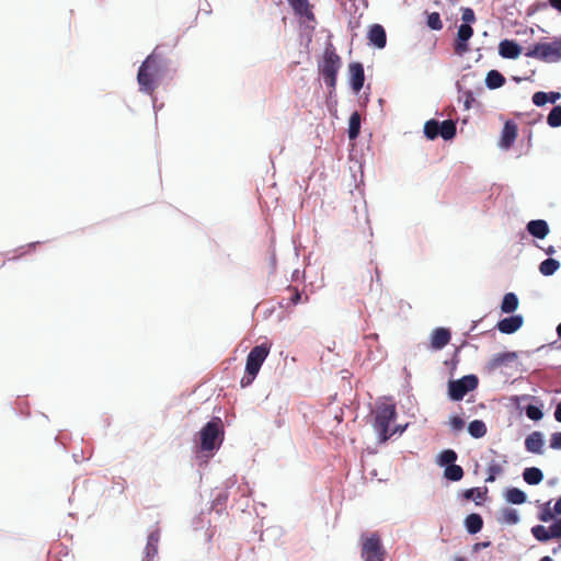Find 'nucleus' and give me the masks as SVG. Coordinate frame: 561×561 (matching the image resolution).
Listing matches in <instances>:
<instances>
[{
    "label": "nucleus",
    "mask_w": 561,
    "mask_h": 561,
    "mask_svg": "<svg viewBox=\"0 0 561 561\" xmlns=\"http://www.w3.org/2000/svg\"><path fill=\"white\" fill-rule=\"evenodd\" d=\"M165 68V60L153 50L139 67L137 73L139 90L144 93L152 94Z\"/></svg>",
    "instance_id": "obj_1"
},
{
    "label": "nucleus",
    "mask_w": 561,
    "mask_h": 561,
    "mask_svg": "<svg viewBox=\"0 0 561 561\" xmlns=\"http://www.w3.org/2000/svg\"><path fill=\"white\" fill-rule=\"evenodd\" d=\"M270 352L271 345L267 343L256 345L250 351L247 356L244 376L240 381L242 388L250 386L254 381Z\"/></svg>",
    "instance_id": "obj_2"
},
{
    "label": "nucleus",
    "mask_w": 561,
    "mask_h": 561,
    "mask_svg": "<svg viewBox=\"0 0 561 561\" xmlns=\"http://www.w3.org/2000/svg\"><path fill=\"white\" fill-rule=\"evenodd\" d=\"M341 66V57L336 54L333 45L329 44L323 51V57L319 62L318 68L323 77L325 85L331 90H334L336 87V77Z\"/></svg>",
    "instance_id": "obj_3"
},
{
    "label": "nucleus",
    "mask_w": 561,
    "mask_h": 561,
    "mask_svg": "<svg viewBox=\"0 0 561 561\" xmlns=\"http://www.w3.org/2000/svg\"><path fill=\"white\" fill-rule=\"evenodd\" d=\"M396 416L397 410L394 404L381 403L377 405L375 410L374 428L378 433L381 442H386L396 433V430L389 431V425L396 420Z\"/></svg>",
    "instance_id": "obj_4"
},
{
    "label": "nucleus",
    "mask_w": 561,
    "mask_h": 561,
    "mask_svg": "<svg viewBox=\"0 0 561 561\" xmlns=\"http://www.w3.org/2000/svg\"><path fill=\"white\" fill-rule=\"evenodd\" d=\"M386 550L382 546L380 535L371 533L368 536H362L360 557L364 561H383Z\"/></svg>",
    "instance_id": "obj_5"
},
{
    "label": "nucleus",
    "mask_w": 561,
    "mask_h": 561,
    "mask_svg": "<svg viewBox=\"0 0 561 561\" xmlns=\"http://www.w3.org/2000/svg\"><path fill=\"white\" fill-rule=\"evenodd\" d=\"M525 55L547 62L557 61L561 58V38L551 43L536 44Z\"/></svg>",
    "instance_id": "obj_6"
},
{
    "label": "nucleus",
    "mask_w": 561,
    "mask_h": 561,
    "mask_svg": "<svg viewBox=\"0 0 561 561\" xmlns=\"http://www.w3.org/2000/svg\"><path fill=\"white\" fill-rule=\"evenodd\" d=\"M478 378L474 375L465 376L458 380L448 382V394L454 401H460L469 392L477 388Z\"/></svg>",
    "instance_id": "obj_7"
},
{
    "label": "nucleus",
    "mask_w": 561,
    "mask_h": 561,
    "mask_svg": "<svg viewBox=\"0 0 561 561\" xmlns=\"http://www.w3.org/2000/svg\"><path fill=\"white\" fill-rule=\"evenodd\" d=\"M220 433H221L220 419H216L214 421L208 422L201 430V449L204 451L214 450L218 446L217 440L219 438Z\"/></svg>",
    "instance_id": "obj_8"
},
{
    "label": "nucleus",
    "mask_w": 561,
    "mask_h": 561,
    "mask_svg": "<svg viewBox=\"0 0 561 561\" xmlns=\"http://www.w3.org/2000/svg\"><path fill=\"white\" fill-rule=\"evenodd\" d=\"M518 127L514 121H506L501 131L499 147L508 150L517 138Z\"/></svg>",
    "instance_id": "obj_9"
},
{
    "label": "nucleus",
    "mask_w": 561,
    "mask_h": 561,
    "mask_svg": "<svg viewBox=\"0 0 561 561\" xmlns=\"http://www.w3.org/2000/svg\"><path fill=\"white\" fill-rule=\"evenodd\" d=\"M473 35V28L469 24H461L458 27L457 38L455 42V53L458 55H463L469 50L468 41Z\"/></svg>",
    "instance_id": "obj_10"
},
{
    "label": "nucleus",
    "mask_w": 561,
    "mask_h": 561,
    "mask_svg": "<svg viewBox=\"0 0 561 561\" xmlns=\"http://www.w3.org/2000/svg\"><path fill=\"white\" fill-rule=\"evenodd\" d=\"M350 84L355 93H358L365 81L364 67L360 62H351L348 65Z\"/></svg>",
    "instance_id": "obj_11"
},
{
    "label": "nucleus",
    "mask_w": 561,
    "mask_h": 561,
    "mask_svg": "<svg viewBox=\"0 0 561 561\" xmlns=\"http://www.w3.org/2000/svg\"><path fill=\"white\" fill-rule=\"evenodd\" d=\"M524 319L522 316H512L500 320L496 328L504 334H512L519 330L523 325Z\"/></svg>",
    "instance_id": "obj_12"
},
{
    "label": "nucleus",
    "mask_w": 561,
    "mask_h": 561,
    "mask_svg": "<svg viewBox=\"0 0 561 561\" xmlns=\"http://www.w3.org/2000/svg\"><path fill=\"white\" fill-rule=\"evenodd\" d=\"M295 14L306 18L309 21L314 20L312 5L309 0H287Z\"/></svg>",
    "instance_id": "obj_13"
},
{
    "label": "nucleus",
    "mask_w": 561,
    "mask_h": 561,
    "mask_svg": "<svg viewBox=\"0 0 561 561\" xmlns=\"http://www.w3.org/2000/svg\"><path fill=\"white\" fill-rule=\"evenodd\" d=\"M451 339L450 331L446 328H437L431 335V347L434 350L444 348Z\"/></svg>",
    "instance_id": "obj_14"
},
{
    "label": "nucleus",
    "mask_w": 561,
    "mask_h": 561,
    "mask_svg": "<svg viewBox=\"0 0 561 561\" xmlns=\"http://www.w3.org/2000/svg\"><path fill=\"white\" fill-rule=\"evenodd\" d=\"M368 39L377 48H383L387 44V35L382 25L373 24L368 31Z\"/></svg>",
    "instance_id": "obj_15"
},
{
    "label": "nucleus",
    "mask_w": 561,
    "mask_h": 561,
    "mask_svg": "<svg viewBox=\"0 0 561 561\" xmlns=\"http://www.w3.org/2000/svg\"><path fill=\"white\" fill-rule=\"evenodd\" d=\"M499 53L504 58L516 59L522 54V47L514 41L503 39L499 45Z\"/></svg>",
    "instance_id": "obj_16"
},
{
    "label": "nucleus",
    "mask_w": 561,
    "mask_h": 561,
    "mask_svg": "<svg viewBox=\"0 0 561 561\" xmlns=\"http://www.w3.org/2000/svg\"><path fill=\"white\" fill-rule=\"evenodd\" d=\"M525 447L527 451L533 454H542L543 451V438L540 432H533L525 439Z\"/></svg>",
    "instance_id": "obj_17"
},
{
    "label": "nucleus",
    "mask_w": 561,
    "mask_h": 561,
    "mask_svg": "<svg viewBox=\"0 0 561 561\" xmlns=\"http://www.w3.org/2000/svg\"><path fill=\"white\" fill-rule=\"evenodd\" d=\"M527 230L533 237L543 239L549 232V227L545 220L538 219L529 221Z\"/></svg>",
    "instance_id": "obj_18"
},
{
    "label": "nucleus",
    "mask_w": 561,
    "mask_h": 561,
    "mask_svg": "<svg viewBox=\"0 0 561 561\" xmlns=\"http://www.w3.org/2000/svg\"><path fill=\"white\" fill-rule=\"evenodd\" d=\"M465 526L469 534L474 535L482 529L483 519L477 513L469 514L465 519Z\"/></svg>",
    "instance_id": "obj_19"
},
{
    "label": "nucleus",
    "mask_w": 561,
    "mask_h": 561,
    "mask_svg": "<svg viewBox=\"0 0 561 561\" xmlns=\"http://www.w3.org/2000/svg\"><path fill=\"white\" fill-rule=\"evenodd\" d=\"M159 540H160L159 530L151 531L148 535L147 545H146V556L149 560H151L153 557L157 556Z\"/></svg>",
    "instance_id": "obj_20"
},
{
    "label": "nucleus",
    "mask_w": 561,
    "mask_h": 561,
    "mask_svg": "<svg viewBox=\"0 0 561 561\" xmlns=\"http://www.w3.org/2000/svg\"><path fill=\"white\" fill-rule=\"evenodd\" d=\"M518 304L517 296L514 293H507L503 297L501 310L504 313H512L518 308Z\"/></svg>",
    "instance_id": "obj_21"
},
{
    "label": "nucleus",
    "mask_w": 561,
    "mask_h": 561,
    "mask_svg": "<svg viewBox=\"0 0 561 561\" xmlns=\"http://www.w3.org/2000/svg\"><path fill=\"white\" fill-rule=\"evenodd\" d=\"M524 480L531 485L539 484L543 479V473L539 468L529 467L523 472Z\"/></svg>",
    "instance_id": "obj_22"
},
{
    "label": "nucleus",
    "mask_w": 561,
    "mask_h": 561,
    "mask_svg": "<svg viewBox=\"0 0 561 561\" xmlns=\"http://www.w3.org/2000/svg\"><path fill=\"white\" fill-rule=\"evenodd\" d=\"M360 131V115L358 112H353L348 119V138L354 140L358 137Z\"/></svg>",
    "instance_id": "obj_23"
},
{
    "label": "nucleus",
    "mask_w": 561,
    "mask_h": 561,
    "mask_svg": "<svg viewBox=\"0 0 561 561\" xmlns=\"http://www.w3.org/2000/svg\"><path fill=\"white\" fill-rule=\"evenodd\" d=\"M505 83L504 76L497 70H490L486 73L485 84L489 89L501 88Z\"/></svg>",
    "instance_id": "obj_24"
},
{
    "label": "nucleus",
    "mask_w": 561,
    "mask_h": 561,
    "mask_svg": "<svg viewBox=\"0 0 561 561\" xmlns=\"http://www.w3.org/2000/svg\"><path fill=\"white\" fill-rule=\"evenodd\" d=\"M456 135V123L451 119H446L442 123H439V136L445 139L449 140L453 139Z\"/></svg>",
    "instance_id": "obj_25"
},
{
    "label": "nucleus",
    "mask_w": 561,
    "mask_h": 561,
    "mask_svg": "<svg viewBox=\"0 0 561 561\" xmlns=\"http://www.w3.org/2000/svg\"><path fill=\"white\" fill-rule=\"evenodd\" d=\"M469 434L474 438H481L486 434L485 423L481 420H474L468 425Z\"/></svg>",
    "instance_id": "obj_26"
},
{
    "label": "nucleus",
    "mask_w": 561,
    "mask_h": 561,
    "mask_svg": "<svg viewBox=\"0 0 561 561\" xmlns=\"http://www.w3.org/2000/svg\"><path fill=\"white\" fill-rule=\"evenodd\" d=\"M505 499L512 504H523L526 502V494L517 488H511L507 489Z\"/></svg>",
    "instance_id": "obj_27"
},
{
    "label": "nucleus",
    "mask_w": 561,
    "mask_h": 561,
    "mask_svg": "<svg viewBox=\"0 0 561 561\" xmlns=\"http://www.w3.org/2000/svg\"><path fill=\"white\" fill-rule=\"evenodd\" d=\"M488 489L486 488H472L468 489L463 492V497L466 500H473L477 504H480L481 501L485 499Z\"/></svg>",
    "instance_id": "obj_28"
},
{
    "label": "nucleus",
    "mask_w": 561,
    "mask_h": 561,
    "mask_svg": "<svg viewBox=\"0 0 561 561\" xmlns=\"http://www.w3.org/2000/svg\"><path fill=\"white\" fill-rule=\"evenodd\" d=\"M531 534L537 540L543 542L554 538V536H552V529H550V527L546 528L542 525L534 526L531 528Z\"/></svg>",
    "instance_id": "obj_29"
},
{
    "label": "nucleus",
    "mask_w": 561,
    "mask_h": 561,
    "mask_svg": "<svg viewBox=\"0 0 561 561\" xmlns=\"http://www.w3.org/2000/svg\"><path fill=\"white\" fill-rule=\"evenodd\" d=\"M444 477L450 481H459L463 477V469L455 463L447 466L444 470Z\"/></svg>",
    "instance_id": "obj_30"
},
{
    "label": "nucleus",
    "mask_w": 561,
    "mask_h": 561,
    "mask_svg": "<svg viewBox=\"0 0 561 561\" xmlns=\"http://www.w3.org/2000/svg\"><path fill=\"white\" fill-rule=\"evenodd\" d=\"M424 135L434 140L439 136V122L436 119H430L424 125Z\"/></svg>",
    "instance_id": "obj_31"
},
{
    "label": "nucleus",
    "mask_w": 561,
    "mask_h": 561,
    "mask_svg": "<svg viewBox=\"0 0 561 561\" xmlns=\"http://www.w3.org/2000/svg\"><path fill=\"white\" fill-rule=\"evenodd\" d=\"M560 266V263L554 259H547L539 265V271L542 275H552Z\"/></svg>",
    "instance_id": "obj_32"
},
{
    "label": "nucleus",
    "mask_w": 561,
    "mask_h": 561,
    "mask_svg": "<svg viewBox=\"0 0 561 561\" xmlns=\"http://www.w3.org/2000/svg\"><path fill=\"white\" fill-rule=\"evenodd\" d=\"M514 358H515L514 353L497 354V355L493 356V358L490 360V363H489L490 369H496V368L501 367L504 363H506L508 360H513Z\"/></svg>",
    "instance_id": "obj_33"
},
{
    "label": "nucleus",
    "mask_w": 561,
    "mask_h": 561,
    "mask_svg": "<svg viewBox=\"0 0 561 561\" xmlns=\"http://www.w3.org/2000/svg\"><path fill=\"white\" fill-rule=\"evenodd\" d=\"M456 459H457V454L453 449H446V450H443L438 455L437 462L442 467H444V466L447 467V466L454 465Z\"/></svg>",
    "instance_id": "obj_34"
},
{
    "label": "nucleus",
    "mask_w": 561,
    "mask_h": 561,
    "mask_svg": "<svg viewBox=\"0 0 561 561\" xmlns=\"http://www.w3.org/2000/svg\"><path fill=\"white\" fill-rule=\"evenodd\" d=\"M547 123L551 127L561 126V105L554 106L547 117Z\"/></svg>",
    "instance_id": "obj_35"
},
{
    "label": "nucleus",
    "mask_w": 561,
    "mask_h": 561,
    "mask_svg": "<svg viewBox=\"0 0 561 561\" xmlns=\"http://www.w3.org/2000/svg\"><path fill=\"white\" fill-rule=\"evenodd\" d=\"M502 520L506 524L514 525L519 520L517 511L511 507H505L502 510Z\"/></svg>",
    "instance_id": "obj_36"
},
{
    "label": "nucleus",
    "mask_w": 561,
    "mask_h": 561,
    "mask_svg": "<svg viewBox=\"0 0 561 561\" xmlns=\"http://www.w3.org/2000/svg\"><path fill=\"white\" fill-rule=\"evenodd\" d=\"M426 23L431 30L439 31L443 28V22L438 12H432L427 14Z\"/></svg>",
    "instance_id": "obj_37"
},
{
    "label": "nucleus",
    "mask_w": 561,
    "mask_h": 561,
    "mask_svg": "<svg viewBox=\"0 0 561 561\" xmlns=\"http://www.w3.org/2000/svg\"><path fill=\"white\" fill-rule=\"evenodd\" d=\"M503 471L502 466L497 462H491L488 466V478L485 479V482H494L496 479V476L501 474Z\"/></svg>",
    "instance_id": "obj_38"
},
{
    "label": "nucleus",
    "mask_w": 561,
    "mask_h": 561,
    "mask_svg": "<svg viewBox=\"0 0 561 561\" xmlns=\"http://www.w3.org/2000/svg\"><path fill=\"white\" fill-rule=\"evenodd\" d=\"M526 415L533 421H539L542 419L543 413L540 408L529 404L526 407Z\"/></svg>",
    "instance_id": "obj_39"
},
{
    "label": "nucleus",
    "mask_w": 561,
    "mask_h": 561,
    "mask_svg": "<svg viewBox=\"0 0 561 561\" xmlns=\"http://www.w3.org/2000/svg\"><path fill=\"white\" fill-rule=\"evenodd\" d=\"M549 100V94L542 91H538L533 95V102L537 106L545 105Z\"/></svg>",
    "instance_id": "obj_40"
},
{
    "label": "nucleus",
    "mask_w": 561,
    "mask_h": 561,
    "mask_svg": "<svg viewBox=\"0 0 561 561\" xmlns=\"http://www.w3.org/2000/svg\"><path fill=\"white\" fill-rule=\"evenodd\" d=\"M287 293L289 294V301L291 302V305H297L300 299H301V295H300V291L298 290L297 287H293V286H288L286 288Z\"/></svg>",
    "instance_id": "obj_41"
},
{
    "label": "nucleus",
    "mask_w": 561,
    "mask_h": 561,
    "mask_svg": "<svg viewBox=\"0 0 561 561\" xmlns=\"http://www.w3.org/2000/svg\"><path fill=\"white\" fill-rule=\"evenodd\" d=\"M449 424L451 430L455 432H459L465 427V421L458 415L451 416L449 420Z\"/></svg>",
    "instance_id": "obj_42"
},
{
    "label": "nucleus",
    "mask_w": 561,
    "mask_h": 561,
    "mask_svg": "<svg viewBox=\"0 0 561 561\" xmlns=\"http://www.w3.org/2000/svg\"><path fill=\"white\" fill-rule=\"evenodd\" d=\"M462 21L465 22L463 24H469V23H473L476 21V14L473 12L472 9L470 8H465L462 10V16H461Z\"/></svg>",
    "instance_id": "obj_43"
},
{
    "label": "nucleus",
    "mask_w": 561,
    "mask_h": 561,
    "mask_svg": "<svg viewBox=\"0 0 561 561\" xmlns=\"http://www.w3.org/2000/svg\"><path fill=\"white\" fill-rule=\"evenodd\" d=\"M550 447L553 449H561V432H557L551 435Z\"/></svg>",
    "instance_id": "obj_44"
},
{
    "label": "nucleus",
    "mask_w": 561,
    "mask_h": 561,
    "mask_svg": "<svg viewBox=\"0 0 561 561\" xmlns=\"http://www.w3.org/2000/svg\"><path fill=\"white\" fill-rule=\"evenodd\" d=\"M550 529H552V536H554V538H561V518L554 522L550 526Z\"/></svg>",
    "instance_id": "obj_45"
},
{
    "label": "nucleus",
    "mask_w": 561,
    "mask_h": 561,
    "mask_svg": "<svg viewBox=\"0 0 561 561\" xmlns=\"http://www.w3.org/2000/svg\"><path fill=\"white\" fill-rule=\"evenodd\" d=\"M554 511H551L550 508H546L539 516L540 520L542 522H549L554 518Z\"/></svg>",
    "instance_id": "obj_46"
},
{
    "label": "nucleus",
    "mask_w": 561,
    "mask_h": 561,
    "mask_svg": "<svg viewBox=\"0 0 561 561\" xmlns=\"http://www.w3.org/2000/svg\"><path fill=\"white\" fill-rule=\"evenodd\" d=\"M490 545H491V542H490V541H481V542H477V543H474V545H473V547H472V551H473V552H478V551H480V550H482V549H485V548L490 547Z\"/></svg>",
    "instance_id": "obj_47"
},
{
    "label": "nucleus",
    "mask_w": 561,
    "mask_h": 561,
    "mask_svg": "<svg viewBox=\"0 0 561 561\" xmlns=\"http://www.w3.org/2000/svg\"><path fill=\"white\" fill-rule=\"evenodd\" d=\"M550 5L561 12V0H549Z\"/></svg>",
    "instance_id": "obj_48"
},
{
    "label": "nucleus",
    "mask_w": 561,
    "mask_h": 561,
    "mask_svg": "<svg viewBox=\"0 0 561 561\" xmlns=\"http://www.w3.org/2000/svg\"><path fill=\"white\" fill-rule=\"evenodd\" d=\"M554 417L558 422L561 423V402L558 403L556 411H554Z\"/></svg>",
    "instance_id": "obj_49"
},
{
    "label": "nucleus",
    "mask_w": 561,
    "mask_h": 561,
    "mask_svg": "<svg viewBox=\"0 0 561 561\" xmlns=\"http://www.w3.org/2000/svg\"><path fill=\"white\" fill-rule=\"evenodd\" d=\"M553 511H554L556 515H561V496L556 502Z\"/></svg>",
    "instance_id": "obj_50"
},
{
    "label": "nucleus",
    "mask_w": 561,
    "mask_h": 561,
    "mask_svg": "<svg viewBox=\"0 0 561 561\" xmlns=\"http://www.w3.org/2000/svg\"><path fill=\"white\" fill-rule=\"evenodd\" d=\"M548 94H549L548 102H551V103H554L560 98V93H558V92H550Z\"/></svg>",
    "instance_id": "obj_51"
},
{
    "label": "nucleus",
    "mask_w": 561,
    "mask_h": 561,
    "mask_svg": "<svg viewBox=\"0 0 561 561\" xmlns=\"http://www.w3.org/2000/svg\"><path fill=\"white\" fill-rule=\"evenodd\" d=\"M540 561H553L550 557L546 556L540 559Z\"/></svg>",
    "instance_id": "obj_52"
},
{
    "label": "nucleus",
    "mask_w": 561,
    "mask_h": 561,
    "mask_svg": "<svg viewBox=\"0 0 561 561\" xmlns=\"http://www.w3.org/2000/svg\"><path fill=\"white\" fill-rule=\"evenodd\" d=\"M558 335L561 337V323L557 328Z\"/></svg>",
    "instance_id": "obj_53"
}]
</instances>
